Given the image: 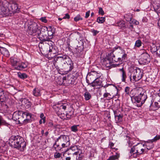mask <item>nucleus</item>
Returning <instances> with one entry per match:
<instances>
[{"mask_svg":"<svg viewBox=\"0 0 160 160\" xmlns=\"http://www.w3.org/2000/svg\"><path fill=\"white\" fill-rule=\"evenodd\" d=\"M100 77H97L92 83H90V86L92 87H95L97 86H101L102 82L100 80Z\"/></svg>","mask_w":160,"mask_h":160,"instance_id":"obj_17","label":"nucleus"},{"mask_svg":"<svg viewBox=\"0 0 160 160\" xmlns=\"http://www.w3.org/2000/svg\"><path fill=\"white\" fill-rule=\"evenodd\" d=\"M63 82L65 80L66 82V84L68 86H72L75 84V81L73 78L71 77H68L67 79L66 77H63L62 78Z\"/></svg>","mask_w":160,"mask_h":160,"instance_id":"obj_19","label":"nucleus"},{"mask_svg":"<svg viewBox=\"0 0 160 160\" xmlns=\"http://www.w3.org/2000/svg\"><path fill=\"white\" fill-rule=\"evenodd\" d=\"M132 102L136 104L137 106L140 107L145 102L147 98L146 92L142 90L137 96L131 98Z\"/></svg>","mask_w":160,"mask_h":160,"instance_id":"obj_5","label":"nucleus"},{"mask_svg":"<svg viewBox=\"0 0 160 160\" xmlns=\"http://www.w3.org/2000/svg\"><path fill=\"white\" fill-rule=\"evenodd\" d=\"M130 88L127 86L125 87L124 89V92L125 93V96H127L129 95L130 93Z\"/></svg>","mask_w":160,"mask_h":160,"instance_id":"obj_47","label":"nucleus"},{"mask_svg":"<svg viewBox=\"0 0 160 160\" xmlns=\"http://www.w3.org/2000/svg\"><path fill=\"white\" fill-rule=\"evenodd\" d=\"M153 97L154 100L156 101L154 103V107L156 109H158L160 108V95H158L157 96H153Z\"/></svg>","mask_w":160,"mask_h":160,"instance_id":"obj_20","label":"nucleus"},{"mask_svg":"<svg viewBox=\"0 0 160 160\" xmlns=\"http://www.w3.org/2000/svg\"><path fill=\"white\" fill-rule=\"evenodd\" d=\"M68 64V62L66 61V60H65L63 62H62V65H61V66H60L61 67L63 68V69H65L67 70V71L70 72V71H68V70L69 68V66Z\"/></svg>","mask_w":160,"mask_h":160,"instance_id":"obj_30","label":"nucleus"},{"mask_svg":"<svg viewBox=\"0 0 160 160\" xmlns=\"http://www.w3.org/2000/svg\"><path fill=\"white\" fill-rule=\"evenodd\" d=\"M91 32L92 33L93 35L94 36H96L98 33L99 32V31H98L97 30H95L93 29L92 30Z\"/></svg>","mask_w":160,"mask_h":160,"instance_id":"obj_58","label":"nucleus"},{"mask_svg":"<svg viewBox=\"0 0 160 160\" xmlns=\"http://www.w3.org/2000/svg\"><path fill=\"white\" fill-rule=\"evenodd\" d=\"M18 77L22 79H25L28 78V76L26 73H21V72H19L18 73Z\"/></svg>","mask_w":160,"mask_h":160,"instance_id":"obj_39","label":"nucleus"},{"mask_svg":"<svg viewBox=\"0 0 160 160\" xmlns=\"http://www.w3.org/2000/svg\"><path fill=\"white\" fill-rule=\"evenodd\" d=\"M114 50H112L111 52L108 53L107 56V58H108V59L111 60L113 62H117V58L114 54Z\"/></svg>","mask_w":160,"mask_h":160,"instance_id":"obj_16","label":"nucleus"},{"mask_svg":"<svg viewBox=\"0 0 160 160\" xmlns=\"http://www.w3.org/2000/svg\"><path fill=\"white\" fill-rule=\"evenodd\" d=\"M40 20L42 21V22L44 23H47L48 21L46 19V17H45L41 18Z\"/></svg>","mask_w":160,"mask_h":160,"instance_id":"obj_59","label":"nucleus"},{"mask_svg":"<svg viewBox=\"0 0 160 160\" xmlns=\"http://www.w3.org/2000/svg\"><path fill=\"white\" fill-rule=\"evenodd\" d=\"M124 18L125 20L128 22H130V21H131L132 19V14L130 13H128L125 14L124 16Z\"/></svg>","mask_w":160,"mask_h":160,"instance_id":"obj_36","label":"nucleus"},{"mask_svg":"<svg viewBox=\"0 0 160 160\" xmlns=\"http://www.w3.org/2000/svg\"><path fill=\"white\" fill-rule=\"evenodd\" d=\"M62 155V154L60 152H56L54 154V157L55 158H60Z\"/></svg>","mask_w":160,"mask_h":160,"instance_id":"obj_53","label":"nucleus"},{"mask_svg":"<svg viewBox=\"0 0 160 160\" xmlns=\"http://www.w3.org/2000/svg\"><path fill=\"white\" fill-rule=\"evenodd\" d=\"M45 47L44 51H46V54H48V55L53 54L56 55L58 53L57 47L55 45L54 43L51 41L48 42V43H45Z\"/></svg>","mask_w":160,"mask_h":160,"instance_id":"obj_6","label":"nucleus"},{"mask_svg":"<svg viewBox=\"0 0 160 160\" xmlns=\"http://www.w3.org/2000/svg\"><path fill=\"white\" fill-rule=\"evenodd\" d=\"M90 11L89 10L86 12L85 16V18H87L89 17L90 15Z\"/></svg>","mask_w":160,"mask_h":160,"instance_id":"obj_63","label":"nucleus"},{"mask_svg":"<svg viewBox=\"0 0 160 160\" xmlns=\"http://www.w3.org/2000/svg\"><path fill=\"white\" fill-rule=\"evenodd\" d=\"M150 58L149 55L147 53H144L141 54L139 62L141 64H146L150 62Z\"/></svg>","mask_w":160,"mask_h":160,"instance_id":"obj_12","label":"nucleus"},{"mask_svg":"<svg viewBox=\"0 0 160 160\" xmlns=\"http://www.w3.org/2000/svg\"><path fill=\"white\" fill-rule=\"evenodd\" d=\"M40 91L38 88H35L33 89L32 92L33 95L36 97H38L40 95Z\"/></svg>","mask_w":160,"mask_h":160,"instance_id":"obj_37","label":"nucleus"},{"mask_svg":"<svg viewBox=\"0 0 160 160\" xmlns=\"http://www.w3.org/2000/svg\"><path fill=\"white\" fill-rule=\"evenodd\" d=\"M62 148H67L69 146L70 144V142H67V143H62Z\"/></svg>","mask_w":160,"mask_h":160,"instance_id":"obj_52","label":"nucleus"},{"mask_svg":"<svg viewBox=\"0 0 160 160\" xmlns=\"http://www.w3.org/2000/svg\"><path fill=\"white\" fill-rule=\"evenodd\" d=\"M10 61L12 66L15 69V68L16 67L19 62L18 61L17 58L13 57H12L10 58Z\"/></svg>","mask_w":160,"mask_h":160,"instance_id":"obj_26","label":"nucleus"},{"mask_svg":"<svg viewBox=\"0 0 160 160\" xmlns=\"http://www.w3.org/2000/svg\"><path fill=\"white\" fill-rule=\"evenodd\" d=\"M105 20V18L103 17H98L97 20V22L100 23H102Z\"/></svg>","mask_w":160,"mask_h":160,"instance_id":"obj_44","label":"nucleus"},{"mask_svg":"<svg viewBox=\"0 0 160 160\" xmlns=\"http://www.w3.org/2000/svg\"><path fill=\"white\" fill-rule=\"evenodd\" d=\"M5 125L7 126H8L10 125V124L7 122L3 120L2 118L1 122V124L0 125Z\"/></svg>","mask_w":160,"mask_h":160,"instance_id":"obj_49","label":"nucleus"},{"mask_svg":"<svg viewBox=\"0 0 160 160\" xmlns=\"http://www.w3.org/2000/svg\"><path fill=\"white\" fill-rule=\"evenodd\" d=\"M154 10L158 14L160 13V3L155 4L153 5Z\"/></svg>","mask_w":160,"mask_h":160,"instance_id":"obj_35","label":"nucleus"},{"mask_svg":"<svg viewBox=\"0 0 160 160\" xmlns=\"http://www.w3.org/2000/svg\"><path fill=\"white\" fill-rule=\"evenodd\" d=\"M102 74L101 73H98L95 71H91L88 73L86 77V82L88 85H90V83H92L94 79L98 77H101Z\"/></svg>","mask_w":160,"mask_h":160,"instance_id":"obj_11","label":"nucleus"},{"mask_svg":"<svg viewBox=\"0 0 160 160\" xmlns=\"http://www.w3.org/2000/svg\"><path fill=\"white\" fill-rule=\"evenodd\" d=\"M47 126L49 128H52L54 127L53 121L51 120L48 121L46 124Z\"/></svg>","mask_w":160,"mask_h":160,"instance_id":"obj_45","label":"nucleus"},{"mask_svg":"<svg viewBox=\"0 0 160 160\" xmlns=\"http://www.w3.org/2000/svg\"><path fill=\"white\" fill-rule=\"evenodd\" d=\"M57 139V141L61 144L70 142L69 138L67 136L61 135Z\"/></svg>","mask_w":160,"mask_h":160,"instance_id":"obj_13","label":"nucleus"},{"mask_svg":"<svg viewBox=\"0 0 160 160\" xmlns=\"http://www.w3.org/2000/svg\"><path fill=\"white\" fill-rule=\"evenodd\" d=\"M118 70L121 72V80L122 82H125L127 76L126 72L124 69L123 67H122V68L119 69Z\"/></svg>","mask_w":160,"mask_h":160,"instance_id":"obj_22","label":"nucleus"},{"mask_svg":"<svg viewBox=\"0 0 160 160\" xmlns=\"http://www.w3.org/2000/svg\"><path fill=\"white\" fill-rule=\"evenodd\" d=\"M69 109V110L67 112L66 114L67 120H69L70 119L73 117L74 115V111L73 108L70 107Z\"/></svg>","mask_w":160,"mask_h":160,"instance_id":"obj_23","label":"nucleus"},{"mask_svg":"<svg viewBox=\"0 0 160 160\" xmlns=\"http://www.w3.org/2000/svg\"><path fill=\"white\" fill-rule=\"evenodd\" d=\"M28 66V64L27 62H19L16 67L14 69L20 71L24 69L27 68Z\"/></svg>","mask_w":160,"mask_h":160,"instance_id":"obj_15","label":"nucleus"},{"mask_svg":"<svg viewBox=\"0 0 160 160\" xmlns=\"http://www.w3.org/2000/svg\"><path fill=\"white\" fill-rule=\"evenodd\" d=\"M159 139H160V134H157L153 139L150 140V142L152 143L155 142Z\"/></svg>","mask_w":160,"mask_h":160,"instance_id":"obj_43","label":"nucleus"},{"mask_svg":"<svg viewBox=\"0 0 160 160\" xmlns=\"http://www.w3.org/2000/svg\"><path fill=\"white\" fill-rule=\"evenodd\" d=\"M70 18V16L68 13H66L65 14L63 18L62 19H69Z\"/></svg>","mask_w":160,"mask_h":160,"instance_id":"obj_61","label":"nucleus"},{"mask_svg":"<svg viewBox=\"0 0 160 160\" xmlns=\"http://www.w3.org/2000/svg\"><path fill=\"white\" fill-rule=\"evenodd\" d=\"M19 115L22 116L23 115V118L24 119H26V112H23V111H19Z\"/></svg>","mask_w":160,"mask_h":160,"instance_id":"obj_54","label":"nucleus"},{"mask_svg":"<svg viewBox=\"0 0 160 160\" xmlns=\"http://www.w3.org/2000/svg\"><path fill=\"white\" fill-rule=\"evenodd\" d=\"M0 55H2L5 57H8L9 56V53L6 48L0 46Z\"/></svg>","mask_w":160,"mask_h":160,"instance_id":"obj_24","label":"nucleus"},{"mask_svg":"<svg viewBox=\"0 0 160 160\" xmlns=\"http://www.w3.org/2000/svg\"><path fill=\"white\" fill-rule=\"evenodd\" d=\"M159 48V46H156L155 44H152V46L151 47L150 50L152 53L154 55L156 56L157 52Z\"/></svg>","mask_w":160,"mask_h":160,"instance_id":"obj_25","label":"nucleus"},{"mask_svg":"<svg viewBox=\"0 0 160 160\" xmlns=\"http://www.w3.org/2000/svg\"><path fill=\"white\" fill-rule=\"evenodd\" d=\"M113 63L112 61L108 59V58L104 60L102 62L103 65L106 68H108L110 69L112 68V63Z\"/></svg>","mask_w":160,"mask_h":160,"instance_id":"obj_21","label":"nucleus"},{"mask_svg":"<svg viewBox=\"0 0 160 160\" xmlns=\"http://www.w3.org/2000/svg\"><path fill=\"white\" fill-rule=\"evenodd\" d=\"M141 41L139 40H137L135 42V46L137 47H139L141 46Z\"/></svg>","mask_w":160,"mask_h":160,"instance_id":"obj_48","label":"nucleus"},{"mask_svg":"<svg viewBox=\"0 0 160 160\" xmlns=\"http://www.w3.org/2000/svg\"><path fill=\"white\" fill-rule=\"evenodd\" d=\"M148 142L145 144L138 143L131 147L129 152V158H136L140 155L143 154L144 152H146L150 149L148 147Z\"/></svg>","mask_w":160,"mask_h":160,"instance_id":"obj_2","label":"nucleus"},{"mask_svg":"<svg viewBox=\"0 0 160 160\" xmlns=\"http://www.w3.org/2000/svg\"><path fill=\"white\" fill-rule=\"evenodd\" d=\"M20 115L19 111H18L17 113L14 112L12 115V119L15 121L18 122Z\"/></svg>","mask_w":160,"mask_h":160,"instance_id":"obj_33","label":"nucleus"},{"mask_svg":"<svg viewBox=\"0 0 160 160\" xmlns=\"http://www.w3.org/2000/svg\"><path fill=\"white\" fill-rule=\"evenodd\" d=\"M11 8L14 12H18L19 11L18 4L16 3H12L11 6Z\"/></svg>","mask_w":160,"mask_h":160,"instance_id":"obj_32","label":"nucleus"},{"mask_svg":"<svg viewBox=\"0 0 160 160\" xmlns=\"http://www.w3.org/2000/svg\"><path fill=\"white\" fill-rule=\"evenodd\" d=\"M142 21L143 22H146L148 21V19L146 17H143L142 19Z\"/></svg>","mask_w":160,"mask_h":160,"instance_id":"obj_64","label":"nucleus"},{"mask_svg":"<svg viewBox=\"0 0 160 160\" xmlns=\"http://www.w3.org/2000/svg\"><path fill=\"white\" fill-rule=\"evenodd\" d=\"M84 96L85 98V99L86 101H88L92 97L90 93L87 91L85 92L84 93Z\"/></svg>","mask_w":160,"mask_h":160,"instance_id":"obj_38","label":"nucleus"},{"mask_svg":"<svg viewBox=\"0 0 160 160\" xmlns=\"http://www.w3.org/2000/svg\"><path fill=\"white\" fill-rule=\"evenodd\" d=\"M123 118V115L119 114L116 116V118H115L117 123L122 122Z\"/></svg>","mask_w":160,"mask_h":160,"instance_id":"obj_41","label":"nucleus"},{"mask_svg":"<svg viewBox=\"0 0 160 160\" xmlns=\"http://www.w3.org/2000/svg\"><path fill=\"white\" fill-rule=\"evenodd\" d=\"M119 157V154L118 153H116V155L110 156L107 160H115L118 159Z\"/></svg>","mask_w":160,"mask_h":160,"instance_id":"obj_40","label":"nucleus"},{"mask_svg":"<svg viewBox=\"0 0 160 160\" xmlns=\"http://www.w3.org/2000/svg\"><path fill=\"white\" fill-rule=\"evenodd\" d=\"M5 9L4 7L2 6H0V12H2V13H4L5 12Z\"/></svg>","mask_w":160,"mask_h":160,"instance_id":"obj_60","label":"nucleus"},{"mask_svg":"<svg viewBox=\"0 0 160 160\" xmlns=\"http://www.w3.org/2000/svg\"><path fill=\"white\" fill-rule=\"evenodd\" d=\"M129 23L131 24L133 23L135 24L136 25H138L139 23V22L138 21L133 18H132L131 21H130Z\"/></svg>","mask_w":160,"mask_h":160,"instance_id":"obj_51","label":"nucleus"},{"mask_svg":"<svg viewBox=\"0 0 160 160\" xmlns=\"http://www.w3.org/2000/svg\"><path fill=\"white\" fill-rule=\"evenodd\" d=\"M114 97H112L110 93L107 92H105L103 95V98H105V100H109L112 99Z\"/></svg>","mask_w":160,"mask_h":160,"instance_id":"obj_31","label":"nucleus"},{"mask_svg":"<svg viewBox=\"0 0 160 160\" xmlns=\"http://www.w3.org/2000/svg\"><path fill=\"white\" fill-rule=\"evenodd\" d=\"M67 59H68V64L69 66V68L68 71H71L73 68V63L69 57L66 54L62 55V57H54L52 61V62L54 66H56L57 68L58 66H61V65H62V62Z\"/></svg>","mask_w":160,"mask_h":160,"instance_id":"obj_4","label":"nucleus"},{"mask_svg":"<svg viewBox=\"0 0 160 160\" xmlns=\"http://www.w3.org/2000/svg\"><path fill=\"white\" fill-rule=\"evenodd\" d=\"M6 98L4 95H0V102H4L6 100Z\"/></svg>","mask_w":160,"mask_h":160,"instance_id":"obj_57","label":"nucleus"},{"mask_svg":"<svg viewBox=\"0 0 160 160\" xmlns=\"http://www.w3.org/2000/svg\"><path fill=\"white\" fill-rule=\"evenodd\" d=\"M156 57H160V45H159V48L157 52Z\"/></svg>","mask_w":160,"mask_h":160,"instance_id":"obj_62","label":"nucleus"},{"mask_svg":"<svg viewBox=\"0 0 160 160\" xmlns=\"http://www.w3.org/2000/svg\"><path fill=\"white\" fill-rule=\"evenodd\" d=\"M114 48L115 50H117L118 52L116 55L117 62L119 61L122 63L125 62L127 59V55L125 51L120 46L115 47Z\"/></svg>","mask_w":160,"mask_h":160,"instance_id":"obj_8","label":"nucleus"},{"mask_svg":"<svg viewBox=\"0 0 160 160\" xmlns=\"http://www.w3.org/2000/svg\"><path fill=\"white\" fill-rule=\"evenodd\" d=\"M22 102H23L25 104V106L26 108H28L30 107L32 105V103L28 99L24 98L22 100Z\"/></svg>","mask_w":160,"mask_h":160,"instance_id":"obj_29","label":"nucleus"},{"mask_svg":"<svg viewBox=\"0 0 160 160\" xmlns=\"http://www.w3.org/2000/svg\"><path fill=\"white\" fill-rule=\"evenodd\" d=\"M49 27L51 29V31H48V33H47L48 35V41H49L48 42H50L51 41H50V40L51 39L52 37H53V32H52V29H51L52 27L51 26H49Z\"/></svg>","mask_w":160,"mask_h":160,"instance_id":"obj_34","label":"nucleus"},{"mask_svg":"<svg viewBox=\"0 0 160 160\" xmlns=\"http://www.w3.org/2000/svg\"><path fill=\"white\" fill-rule=\"evenodd\" d=\"M82 47H79L77 49V53L78 55L81 58L84 56V53L83 51V48H84V44L83 42H82Z\"/></svg>","mask_w":160,"mask_h":160,"instance_id":"obj_18","label":"nucleus"},{"mask_svg":"<svg viewBox=\"0 0 160 160\" xmlns=\"http://www.w3.org/2000/svg\"><path fill=\"white\" fill-rule=\"evenodd\" d=\"M70 107V105L68 103L61 102L53 106V108L55 109L57 114L60 116L62 114L64 115V112L66 108H69Z\"/></svg>","mask_w":160,"mask_h":160,"instance_id":"obj_7","label":"nucleus"},{"mask_svg":"<svg viewBox=\"0 0 160 160\" xmlns=\"http://www.w3.org/2000/svg\"><path fill=\"white\" fill-rule=\"evenodd\" d=\"M98 13L99 14L103 15L104 14V12L102 8H99Z\"/></svg>","mask_w":160,"mask_h":160,"instance_id":"obj_55","label":"nucleus"},{"mask_svg":"<svg viewBox=\"0 0 160 160\" xmlns=\"http://www.w3.org/2000/svg\"><path fill=\"white\" fill-rule=\"evenodd\" d=\"M78 125H73L71 127V130L72 132H76L78 131Z\"/></svg>","mask_w":160,"mask_h":160,"instance_id":"obj_46","label":"nucleus"},{"mask_svg":"<svg viewBox=\"0 0 160 160\" xmlns=\"http://www.w3.org/2000/svg\"><path fill=\"white\" fill-rule=\"evenodd\" d=\"M79 153L78 147L77 146H74L71 147L67 151L68 155H77Z\"/></svg>","mask_w":160,"mask_h":160,"instance_id":"obj_14","label":"nucleus"},{"mask_svg":"<svg viewBox=\"0 0 160 160\" xmlns=\"http://www.w3.org/2000/svg\"><path fill=\"white\" fill-rule=\"evenodd\" d=\"M118 26L121 27V28H123L125 27V24L124 23L122 22H119L118 24Z\"/></svg>","mask_w":160,"mask_h":160,"instance_id":"obj_56","label":"nucleus"},{"mask_svg":"<svg viewBox=\"0 0 160 160\" xmlns=\"http://www.w3.org/2000/svg\"><path fill=\"white\" fill-rule=\"evenodd\" d=\"M130 74H128V78L131 82L134 83L140 80L143 75V70L138 68L134 67L131 68Z\"/></svg>","mask_w":160,"mask_h":160,"instance_id":"obj_3","label":"nucleus"},{"mask_svg":"<svg viewBox=\"0 0 160 160\" xmlns=\"http://www.w3.org/2000/svg\"><path fill=\"white\" fill-rule=\"evenodd\" d=\"M26 117L25 122H26V124L30 122L31 121V118L32 116V114L26 111Z\"/></svg>","mask_w":160,"mask_h":160,"instance_id":"obj_27","label":"nucleus"},{"mask_svg":"<svg viewBox=\"0 0 160 160\" xmlns=\"http://www.w3.org/2000/svg\"><path fill=\"white\" fill-rule=\"evenodd\" d=\"M47 33H48V28L45 26H40L39 30L37 36L41 41H48V39Z\"/></svg>","mask_w":160,"mask_h":160,"instance_id":"obj_10","label":"nucleus"},{"mask_svg":"<svg viewBox=\"0 0 160 160\" xmlns=\"http://www.w3.org/2000/svg\"><path fill=\"white\" fill-rule=\"evenodd\" d=\"M82 18H81L80 15H78L74 18V20L76 22H77L80 20H82Z\"/></svg>","mask_w":160,"mask_h":160,"instance_id":"obj_50","label":"nucleus"},{"mask_svg":"<svg viewBox=\"0 0 160 160\" xmlns=\"http://www.w3.org/2000/svg\"><path fill=\"white\" fill-rule=\"evenodd\" d=\"M58 142H59V141H57V139L55 140V142L53 144L52 147L54 148L55 150L56 151H60L62 149L61 147H60L59 144L60 142L58 143H57Z\"/></svg>","mask_w":160,"mask_h":160,"instance_id":"obj_28","label":"nucleus"},{"mask_svg":"<svg viewBox=\"0 0 160 160\" xmlns=\"http://www.w3.org/2000/svg\"><path fill=\"white\" fill-rule=\"evenodd\" d=\"M9 144L12 148L23 152L26 148V142L22 137L18 135H12L9 139Z\"/></svg>","mask_w":160,"mask_h":160,"instance_id":"obj_1","label":"nucleus"},{"mask_svg":"<svg viewBox=\"0 0 160 160\" xmlns=\"http://www.w3.org/2000/svg\"><path fill=\"white\" fill-rule=\"evenodd\" d=\"M23 115L22 116L21 115H20V116L19 117V119L18 120V123L19 124H26V122H25V119L23 118Z\"/></svg>","mask_w":160,"mask_h":160,"instance_id":"obj_42","label":"nucleus"},{"mask_svg":"<svg viewBox=\"0 0 160 160\" xmlns=\"http://www.w3.org/2000/svg\"><path fill=\"white\" fill-rule=\"evenodd\" d=\"M40 29V27L37 23L31 22L28 24V32L29 35L33 36L37 35Z\"/></svg>","mask_w":160,"mask_h":160,"instance_id":"obj_9","label":"nucleus"}]
</instances>
